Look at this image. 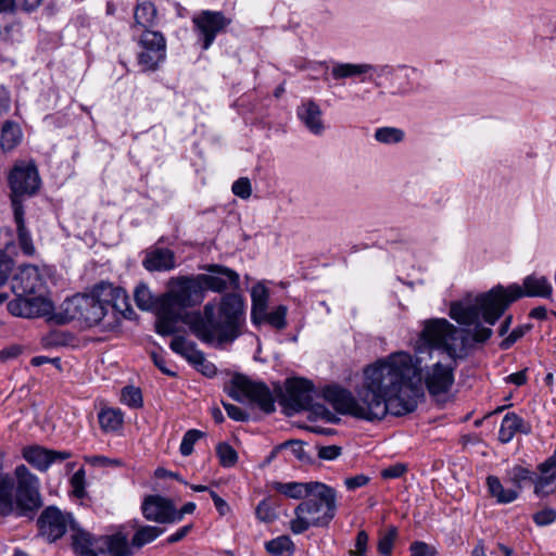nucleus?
<instances>
[{"label": "nucleus", "mask_w": 556, "mask_h": 556, "mask_svg": "<svg viewBox=\"0 0 556 556\" xmlns=\"http://www.w3.org/2000/svg\"><path fill=\"white\" fill-rule=\"evenodd\" d=\"M418 369L408 353H393L364 368L356 395L333 384L323 390V396L338 413L367 421L381 420L388 413L403 416L414 412L424 395L420 379L414 381Z\"/></svg>", "instance_id": "f257e3e1"}, {"label": "nucleus", "mask_w": 556, "mask_h": 556, "mask_svg": "<svg viewBox=\"0 0 556 556\" xmlns=\"http://www.w3.org/2000/svg\"><path fill=\"white\" fill-rule=\"evenodd\" d=\"M417 348L418 374L414 381L424 380L432 395L444 394L454 383L455 359L463 357L468 342V331L458 329L444 318L425 321Z\"/></svg>", "instance_id": "f03ea898"}, {"label": "nucleus", "mask_w": 556, "mask_h": 556, "mask_svg": "<svg viewBox=\"0 0 556 556\" xmlns=\"http://www.w3.org/2000/svg\"><path fill=\"white\" fill-rule=\"evenodd\" d=\"M525 290L519 285H510L504 288L497 285L485 293L451 305L450 316L454 320L472 324L478 319L479 311L483 313L484 321L494 325L504 314L510 303L523 295L548 298L553 292L552 285L543 276H528L523 280Z\"/></svg>", "instance_id": "7ed1b4c3"}, {"label": "nucleus", "mask_w": 556, "mask_h": 556, "mask_svg": "<svg viewBox=\"0 0 556 556\" xmlns=\"http://www.w3.org/2000/svg\"><path fill=\"white\" fill-rule=\"evenodd\" d=\"M244 320L242 298L236 293H228L222 298L217 309L208 302L202 312L188 315L185 323L200 341L220 348L232 343L241 336Z\"/></svg>", "instance_id": "20e7f679"}, {"label": "nucleus", "mask_w": 556, "mask_h": 556, "mask_svg": "<svg viewBox=\"0 0 556 556\" xmlns=\"http://www.w3.org/2000/svg\"><path fill=\"white\" fill-rule=\"evenodd\" d=\"M7 181L18 247L25 255L31 256L36 249L30 231L26 227L24 202L40 190L41 178L38 168L34 162L18 160L8 173Z\"/></svg>", "instance_id": "39448f33"}, {"label": "nucleus", "mask_w": 556, "mask_h": 556, "mask_svg": "<svg viewBox=\"0 0 556 556\" xmlns=\"http://www.w3.org/2000/svg\"><path fill=\"white\" fill-rule=\"evenodd\" d=\"M337 513V492L325 483L316 485V490L294 509L295 518L290 521V530L302 534L309 528L328 527Z\"/></svg>", "instance_id": "423d86ee"}, {"label": "nucleus", "mask_w": 556, "mask_h": 556, "mask_svg": "<svg viewBox=\"0 0 556 556\" xmlns=\"http://www.w3.org/2000/svg\"><path fill=\"white\" fill-rule=\"evenodd\" d=\"M125 299V292L119 288L112 286H102L92 295L77 294L63 303L66 320H79L87 327L99 325L109 309H118V305L113 300Z\"/></svg>", "instance_id": "0eeeda50"}, {"label": "nucleus", "mask_w": 556, "mask_h": 556, "mask_svg": "<svg viewBox=\"0 0 556 556\" xmlns=\"http://www.w3.org/2000/svg\"><path fill=\"white\" fill-rule=\"evenodd\" d=\"M226 391L237 402L249 400L267 414L275 410V402L268 387L262 382L252 381L243 375L233 376Z\"/></svg>", "instance_id": "6e6552de"}, {"label": "nucleus", "mask_w": 556, "mask_h": 556, "mask_svg": "<svg viewBox=\"0 0 556 556\" xmlns=\"http://www.w3.org/2000/svg\"><path fill=\"white\" fill-rule=\"evenodd\" d=\"M162 300L180 312L201 304L204 294L198 276L173 278Z\"/></svg>", "instance_id": "1a4fd4ad"}, {"label": "nucleus", "mask_w": 556, "mask_h": 556, "mask_svg": "<svg viewBox=\"0 0 556 556\" xmlns=\"http://www.w3.org/2000/svg\"><path fill=\"white\" fill-rule=\"evenodd\" d=\"M138 64L143 71H154L166 58V39L161 31L138 34Z\"/></svg>", "instance_id": "9d476101"}, {"label": "nucleus", "mask_w": 556, "mask_h": 556, "mask_svg": "<svg viewBox=\"0 0 556 556\" xmlns=\"http://www.w3.org/2000/svg\"><path fill=\"white\" fill-rule=\"evenodd\" d=\"M314 386L303 378L289 379L286 382L285 404L294 412L311 410L316 415L326 413V408L314 403Z\"/></svg>", "instance_id": "9b49d317"}, {"label": "nucleus", "mask_w": 556, "mask_h": 556, "mask_svg": "<svg viewBox=\"0 0 556 556\" xmlns=\"http://www.w3.org/2000/svg\"><path fill=\"white\" fill-rule=\"evenodd\" d=\"M194 27L202 40V48L207 50L214 42L217 34L224 31L231 23L220 11L205 10L192 18Z\"/></svg>", "instance_id": "f8f14e48"}, {"label": "nucleus", "mask_w": 556, "mask_h": 556, "mask_svg": "<svg viewBox=\"0 0 556 556\" xmlns=\"http://www.w3.org/2000/svg\"><path fill=\"white\" fill-rule=\"evenodd\" d=\"M205 270L210 274L197 275L204 295L206 290L223 292L239 287V275L226 266L212 264L207 265Z\"/></svg>", "instance_id": "ddd939ff"}, {"label": "nucleus", "mask_w": 556, "mask_h": 556, "mask_svg": "<svg viewBox=\"0 0 556 556\" xmlns=\"http://www.w3.org/2000/svg\"><path fill=\"white\" fill-rule=\"evenodd\" d=\"M73 522L72 515L64 514L54 506L47 507L37 521L40 534L49 542L62 538Z\"/></svg>", "instance_id": "4468645a"}, {"label": "nucleus", "mask_w": 556, "mask_h": 556, "mask_svg": "<svg viewBox=\"0 0 556 556\" xmlns=\"http://www.w3.org/2000/svg\"><path fill=\"white\" fill-rule=\"evenodd\" d=\"M45 288V276L35 265L20 266L11 281V290L15 295H41Z\"/></svg>", "instance_id": "2eb2a0df"}, {"label": "nucleus", "mask_w": 556, "mask_h": 556, "mask_svg": "<svg viewBox=\"0 0 556 556\" xmlns=\"http://www.w3.org/2000/svg\"><path fill=\"white\" fill-rule=\"evenodd\" d=\"M8 311L17 317L35 318L50 314L52 304L41 295L27 298L26 295H16V299L8 303Z\"/></svg>", "instance_id": "dca6fc26"}, {"label": "nucleus", "mask_w": 556, "mask_h": 556, "mask_svg": "<svg viewBox=\"0 0 556 556\" xmlns=\"http://www.w3.org/2000/svg\"><path fill=\"white\" fill-rule=\"evenodd\" d=\"M24 459L40 471H46L53 463H61L72 457L68 451L48 450L39 445L23 448Z\"/></svg>", "instance_id": "f3484780"}, {"label": "nucleus", "mask_w": 556, "mask_h": 556, "mask_svg": "<svg viewBox=\"0 0 556 556\" xmlns=\"http://www.w3.org/2000/svg\"><path fill=\"white\" fill-rule=\"evenodd\" d=\"M141 509L148 520L160 523L173 522L174 505L165 497L149 495L144 498Z\"/></svg>", "instance_id": "a211bd4d"}, {"label": "nucleus", "mask_w": 556, "mask_h": 556, "mask_svg": "<svg viewBox=\"0 0 556 556\" xmlns=\"http://www.w3.org/2000/svg\"><path fill=\"white\" fill-rule=\"evenodd\" d=\"M296 115L309 132L316 136L324 134L326 126L323 119V111L314 100L303 101L296 109Z\"/></svg>", "instance_id": "6ab92c4d"}, {"label": "nucleus", "mask_w": 556, "mask_h": 556, "mask_svg": "<svg viewBox=\"0 0 556 556\" xmlns=\"http://www.w3.org/2000/svg\"><path fill=\"white\" fill-rule=\"evenodd\" d=\"M135 24L132 29L135 33L153 30L157 26V9L152 0H139L134 12Z\"/></svg>", "instance_id": "aec40b11"}, {"label": "nucleus", "mask_w": 556, "mask_h": 556, "mask_svg": "<svg viewBox=\"0 0 556 556\" xmlns=\"http://www.w3.org/2000/svg\"><path fill=\"white\" fill-rule=\"evenodd\" d=\"M407 70L405 65L392 66L389 64L383 65H372L370 73L368 74V80L374 83L376 86H381V79L384 78L391 81L392 87L395 89L396 93H406L409 91V84H400L397 86L394 85V80L400 78V72Z\"/></svg>", "instance_id": "412c9836"}, {"label": "nucleus", "mask_w": 556, "mask_h": 556, "mask_svg": "<svg viewBox=\"0 0 556 556\" xmlns=\"http://www.w3.org/2000/svg\"><path fill=\"white\" fill-rule=\"evenodd\" d=\"M72 544L74 549L85 556H99V538L85 531L75 521L71 523Z\"/></svg>", "instance_id": "4be33fe9"}, {"label": "nucleus", "mask_w": 556, "mask_h": 556, "mask_svg": "<svg viewBox=\"0 0 556 556\" xmlns=\"http://www.w3.org/2000/svg\"><path fill=\"white\" fill-rule=\"evenodd\" d=\"M142 265L149 271H167L175 267V254L169 249L154 248L147 252Z\"/></svg>", "instance_id": "5701e85b"}, {"label": "nucleus", "mask_w": 556, "mask_h": 556, "mask_svg": "<svg viewBox=\"0 0 556 556\" xmlns=\"http://www.w3.org/2000/svg\"><path fill=\"white\" fill-rule=\"evenodd\" d=\"M530 431L531 426L521 417L515 413H507L501 424L498 440L502 443H508L513 440L516 433L520 432L528 434Z\"/></svg>", "instance_id": "b1692460"}, {"label": "nucleus", "mask_w": 556, "mask_h": 556, "mask_svg": "<svg viewBox=\"0 0 556 556\" xmlns=\"http://www.w3.org/2000/svg\"><path fill=\"white\" fill-rule=\"evenodd\" d=\"M181 319V312L162 300L156 320V332L169 336L176 332V325Z\"/></svg>", "instance_id": "393cba45"}, {"label": "nucleus", "mask_w": 556, "mask_h": 556, "mask_svg": "<svg viewBox=\"0 0 556 556\" xmlns=\"http://www.w3.org/2000/svg\"><path fill=\"white\" fill-rule=\"evenodd\" d=\"M99 556H129L130 549L125 535L117 533L99 538Z\"/></svg>", "instance_id": "a878e982"}, {"label": "nucleus", "mask_w": 556, "mask_h": 556, "mask_svg": "<svg viewBox=\"0 0 556 556\" xmlns=\"http://www.w3.org/2000/svg\"><path fill=\"white\" fill-rule=\"evenodd\" d=\"M321 482L311 481V482H277L275 484V490L290 498L301 500L307 498L312 495V493L316 490V485H319Z\"/></svg>", "instance_id": "bb28decb"}, {"label": "nucleus", "mask_w": 556, "mask_h": 556, "mask_svg": "<svg viewBox=\"0 0 556 556\" xmlns=\"http://www.w3.org/2000/svg\"><path fill=\"white\" fill-rule=\"evenodd\" d=\"M371 70V64L368 63H333L330 74L333 79L342 80L346 78H354L368 75Z\"/></svg>", "instance_id": "cd10ccee"}, {"label": "nucleus", "mask_w": 556, "mask_h": 556, "mask_svg": "<svg viewBox=\"0 0 556 556\" xmlns=\"http://www.w3.org/2000/svg\"><path fill=\"white\" fill-rule=\"evenodd\" d=\"M23 132L21 127L11 121H7L0 134V147L4 153L13 151L22 141Z\"/></svg>", "instance_id": "c85d7f7f"}, {"label": "nucleus", "mask_w": 556, "mask_h": 556, "mask_svg": "<svg viewBox=\"0 0 556 556\" xmlns=\"http://www.w3.org/2000/svg\"><path fill=\"white\" fill-rule=\"evenodd\" d=\"M98 421L102 431L116 432L123 427L124 414L118 408H103L98 414Z\"/></svg>", "instance_id": "c756f323"}, {"label": "nucleus", "mask_w": 556, "mask_h": 556, "mask_svg": "<svg viewBox=\"0 0 556 556\" xmlns=\"http://www.w3.org/2000/svg\"><path fill=\"white\" fill-rule=\"evenodd\" d=\"M486 484L490 494L501 504H508L518 497V491L515 489H505L500 479L494 476L486 478Z\"/></svg>", "instance_id": "7c9ffc66"}, {"label": "nucleus", "mask_w": 556, "mask_h": 556, "mask_svg": "<svg viewBox=\"0 0 556 556\" xmlns=\"http://www.w3.org/2000/svg\"><path fill=\"white\" fill-rule=\"evenodd\" d=\"M287 314L288 307L285 305H279L269 313L267 309L264 311L261 316H258L256 319H253L252 321L253 324L267 323L275 329L282 330L287 327Z\"/></svg>", "instance_id": "2f4dec72"}, {"label": "nucleus", "mask_w": 556, "mask_h": 556, "mask_svg": "<svg viewBox=\"0 0 556 556\" xmlns=\"http://www.w3.org/2000/svg\"><path fill=\"white\" fill-rule=\"evenodd\" d=\"M269 292L268 289L262 285H255L251 290V299H252V309H251V319H256L261 316L264 311L267 309Z\"/></svg>", "instance_id": "473e14b6"}, {"label": "nucleus", "mask_w": 556, "mask_h": 556, "mask_svg": "<svg viewBox=\"0 0 556 556\" xmlns=\"http://www.w3.org/2000/svg\"><path fill=\"white\" fill-rule=\"evenodd\" d=\"M170 349L185 357L189 363L202 358V352L195 349V344L187 341L184 337H175L169 344Z\"/></svg>", "instance_id": "72a5a7b5"}, {"label": "nucleus", "mask_w": 556, "mask_h": 556, "mask_svg": "<svg viewBox=\"0 0 556 556\" xmlns=\"http://www.w3.org/2000/svg\"><path fill=\"white\" fill-rule=\"evenodd\" d=\"M541 476L534 481V493L538 496H547L556 492V469L540 471Z\"/></svg>", "instance_id": "f704fd0d"}, {"label": "nucleus", "mask_w": 556, "mask_h": 556, "mask_svg": "<svg viewBox=\"0 0 556 556\" xmlns=\"http://www.w3.org/2000/svg\"><path fill=\"white\" fill-rule=\"evenodd\" d=\"M266 551L274 556H291L294 549L293 542L287 535H281L266 543Z\"/></svg>", "instance_id": "c9c22d12"}, {"label": "nucleus", "mask_w": 556, "mask_h": 556, "mask_svg": "<svg viewBox=\"0 0 556 556\" xmlns=\"http://www.w3.org/2000/svg\"><path fill=\"white\" fill-rule=\"evenodd\" d=\"M375 139L384 144H393L402 142L405 138V132L396 127H380L375 130Z\"/></svg>", "instance_id": "e433bc0d"}, {"label": "nucleus", "mask_w": 556, "mask_h": 556, "mask_svg": "<svg viewBox=\"0 0 556 556\" xmlns=\"http://www.w3.org/2000/svg\"><path fill=\"white\" fill-rule=\"evenodd\" d=\"M134 299L137 306L142 311L152 309L155 305L154 296L152 295L150 289L143 283H140L136 287L134 291Z\"/></svg>", "instance_id": "4c0bfd02"}, {"label": "nucleus", "mask_w": 556, "mask_h": 556, "mask_svg": "<svg viewBox=\"0 0 556 556\" xmlns=\"http://www.w3.org/2000/svg\"><path fill=\"white\" fill-rule=\"evenodd\" d=\"M163 531L156 527L146 526L136 531L132 536V545L141 547L155 540Z\"/></svg>", "instance_id": "58836bf2"}, {"label": "nucleus", "mask_w": 556, "mask_h": 556, "mask_svg": "<svg viewBox=\"0 0 556 556\" xmlns=\"http://www.w3.org/2000/svg\"><path fill=\"white\" fill-rule=\"evenodd\" d=\"M276 506V503L271 498H264L256 506V518L262 522H273L277 519Z\"/></svg>", "instance_id": "ea45409f"}, {"label": "nucleus", "mask_w": 556, "mask_h": 556, "mask_svg": "<svg viewBox=\"0 0 556 556\" xmlns=\"http://www.w3.org/2000/svg\"><path fill=\"white\" fill-rule=\"evenodd\" d=\"M216 453L220 465L224 467H231L238 460L237 452L228 443H219L216 447Z\"/></svg>", "instance_id": "a19ab883"}, {"label": "nucleus", "mask_w": 556, "mask_h": 556, "mask_svg": "<svg viewBox=\"0 0 556 556\" xmlns=\"http://www.w3.org/2000/svg\"><path fill=\"white\" fill-rule=\"evenodd\" d=\"M203 435H204V433L200 430H197V429L188 430L184 434L181 443H180L179 451H180L181 455H184V456L191 455L193 452L194 443L198 440H200Z\"/></svg>", "instance_id": "79ce46f5"}, {"label": "nucleus", "mask_w": 556, "mask_h": 556, "mask_svg": "<svg viewBox=\"0 0 556 556\" xmlns=\"http://www.w3.org/2000/svg\"><path fill=\"white\" fill-rule=\"evenodd\" d=\"M509 480L515 485V490L519 492V490L526 482L533 481V477L532 472L529 469L523 468L521 466H516L509 472Z\"/></svg>", "instance_id": "37998d69"}, {"label": "nucleus", "mask_w": 556, "mask_h": 556, "mask_svg": "<svg viewBox=\"0 0 556 556\" xmlns=\"http://www.w3.org/2000/svg\"><path fill=\"white\" fill-rule=\"evenodd\" d=\"M122 402L132 408L141 407L142 394L140 389L135 387H125L122 391Z\"/></svg>", "instance_id": "c03bdc74"}, {"label": "nucleus", "mask_w": 556, "mask_h": 556, "mask_svg": "<svg viewBox=\"0 0 556 556\" xmlns=\"http://www.w3.org/2000/svg\"><path fill=\"white\" fill-rule=\"evenodd\" d=\"M14 261L4 251L0 250V287L4 286L12 275Z\"/></svg>", "instance_id": "a18cd8bd"}, {"label": "nucleus", "mask_w": 556, "mask_h": 556, "mask_svg": "<svg viewBox=\"0 0 556 556\" xmlns=\"http://www.w3.org/2000/svg\"><path fill=\"white\" fill-rule=\"evenodd\" d=\"M480 316H483V313H482L481 309L479 311L478 318H480ZM482 318L484 319V317H482ZM456 321L458 324H460V325L471 326V324H465V323H460L458 320H456ZM472 325L476 326V330H475V332L472 334V339L476 342L483 343V342H485L492 336V329L491 328H486V327H481L479 325V319H477L475 323H472Z\"/></svg>", "instance_id": "49530a36"}, {"label": "nucleus", "mask_w": 556, "mask_h": 556, "mask_svg": "<svg viewBox=\"0 0 556 556\" xmlns=\"http://www.w3.org/2000/svg\"><path fill=\"white\" fill-rule=\"evenodd\" d=\"M231 190L237 197L249 199L252 193L250 179L247 177L239 178L232 184Z\"/></svg>", "instance_id": "de8ad7c7"}, {"label": "nucleus", "mask_w": 556, "mask_h": 556, "mask_svg": "<svg viewBox=\"0 0 556 556\" xmlns=\"http://www.w3.org/2000/svg\"><path fill=\"white\" fill-rule=\"evenodd\" d=\"M71 485L73 488V494L81 498L85 495V470L80 468L71 478Z\"/></svg>", "instance_id": "09e8293b"}, {"label": "nucleus", "mask_w": 556, "mask_h": 556, "mask_svg": "<svg viewBox=\"0 0 556 556\" xmlns=\"http://www.w3.org/2000/svg\"><path fill=\"white\" fill-rule=\"evenodd\" d=\"M556 520V510L553 508H544L533 515V521L539 527H545Z\"/></svg>", "instance_id": "8fccbe9b"}, {"label": "nucleus", "mask_w": 556, "mask_h": 556, "mask_svg": "<svg viewBox=\"0 0 556 556\" xmlns=\"http://www.w3.org/2000/svg\"><path fill=\"white\" fill-rule=\"evenodd\" d=\"M396 536L395 529H391L378 542V551L384 556H390L393 547V543Z\"/></svg>", "instance_id": "3c124183"}, {"label": "nucleus", "mask_w": 556, "mask_h": 556, "mask_svg": "<svg viewBox=\"0 0 556 556\" xmlns=\"http://www.w3.org/2000/svg\"><path fill=\"white\" fill-rule=\"evenodd\" d=\"M530 329V326H519L515 328L502 342L501 349L508 350L515 342L521 339L526 332Z\"/></svg>", "instance_id": "603ef678"}, {"label": "nucleus", "mask_w": 556, "mask_h": 556, "mask_svg": "<svg viewBox=\"0 0 556 556\" xmlns=\"http://www.w3.org/2000/svg\"><path fill=\"white\" fill-rule=\"evenodd\" d=\"M410 556H435L437 549L434 546L429 545L421 541L414 542L410 547Z\"/></svg>", "instance_id": "864d4df0"}, {"label": "nucleus", "mask_w": 556, "mask_h": 556, "mask_svg": "<svg viewBox=\"0 0 556 556\" xmlns=\"http://www.w3.org/2000/svg\"><path fill=\"white\" fill-rule=\"evenodd\" d=\"M190 363L193 364L195 366V368L206 377H213L216 375L217 369H216L215 365L205 358L203 352H202V358H199L197 361H191Z\"/></svg>", "instance_id": "5fc2aeb1"}, {"label": "nucleus", "mask_w": 556, "mask_h": 556, "mask_svg": "<svg viewBox=\"0 0 556 556\" xmlns=\"http://www.w3.org/2000/svg\"><path fill=\"white\" fill-rule=\"evenodd\" d=\"M407 471V467L404 464L397 463L392 466L384 468L381 471L383 479H396L402 477Z\"/></svg>", "instance_id": "6e6d98bb"}, {"label": "nucleus", "mask_w": 556, "mask_h": 556, "mask_svg": "<svg viewBox=\"0 0 556 556\" xmlns=\"http://www.w3.org/2000/svg\"><path fill=\"white\" fill-rule=\"evenodd\" d=\"M223 406L227 415L236 421H245L249 418V415L245 412L233 404L223 402Z\"/></svg>", "instance_id": "4d7b16f0"}, {"label": "nucleus", "mask_w": 556, "mask_h": 556, "mask_svg": "<svg viewBox=\"0 0 556 556\" xmlns=\"http://www.w3.org/2000/svg\"><path fill=\"white\" fill-rule=\"evenodd\" d=\"M369 482V477L366 475H357L354 477H349L344 480V484L348 490L353 491L357 488H362Z\"/></svg>", "instance_id": "13d9d810"}, {"label": "nucleus", "mask_w": 556, "mask_h": 556, "mask_svg": "<svg viewBox=\"0 0 556 556\" xmlns=\"http://www.w3.org/2000/svg\"><path fill=\"white\" fill-rule=\"evenodd\" d=\"M341 454V447L337 445L323 446L318 451V456L321 459L333 460Z\"/></svg>", "instance_id": "bf43d9fd"}, {"label": "nucleus", "mask_w": 556, "mask_h": 556, "mask_svg": "<svg viewBox=\"0 0 556 556\" xmlns=\"http://www.w3.org/2000/svg\"><path fill=\"white\" fill-rule=\"evenodd\" d=\"M151 357H152V361L154 363V365L165 375L167 376H170V377H175L176 376V372L170 370L167 366H166V359L164 358L163 355L159 354V353H155L153 352L151 354Z\"/></svg>", "instance_id": "052dcab7"}, {"label": "nucleus", "mask_w": 556, "mask_h": 556, "mask_svg": "<svg viewBox=\"0 0 556 556\" xmlns=\"http://www.w3.org/2000/svg\"><path fill=\"white\" fill-rule=\"evenodd\" d=\"M22 353V349L18 345H12L0 351V361L5 362L17 357Z\"/></svg>", "instance_id": "680f3d73"}, {"label": "nucleus", "mask_w": 556, "mask_h": 556, "mask_svg": "<svg viewBox=\"0 0 556 556\" xmlns=\"http://www.w3.org/2000/svg\"><path fill=\"white\" fill-rule=\"evenodd\" d=\"M195 509V504L192 502L186 503L180 510L174 508L173 522L180 521L186 514H192Z\"/></svg>", "instance_id": "e2e57ef3"}, {"label": "nucleus", "mask_w": 556, "mask_h": 556, "mask_svg": "<svg viewBox=\"0 0 556 556\" xmlns=\"http://www.w3.org/2000/svg\"><path fill=\"white\" fill-rule=\"evenodd\" d=\"M368 543V534L365 531H359L356 535L355 547L353 553H365Z\"/></svg>", "instance_id": "0e129e2a"}, {"label": "nucleus", "mask_w": 556, "mask_h": 556, "mask_svg": "<svg viewBox=\"0 0 556 556\" xmlns=\"http://www.w3.org/2000/svg\"><path fill=\"white\" fill-rule=\"evenodd\" d=\"M192 526L187 525L178 529L175 533L167 538V543L173 544L182 540L191 530Z\"/></svg>", "instance_id": "69168bd1"}, {"label": "nucleus", "mask_w": 556, "mask_h": 556, "mask_svg": "<svg viewBox=\"0 0 556 556\" xmlns=\"http://www.w3.org/2000/svg\"><path fill=\"white\" fill-rule=\"evenodd\" d=\"M526 371H527V369H523V370L517 371L515 374H511L506 378V380L508 382H511V383L518 386V387L523 386L527 382Z\"/></svg>", "instance_id": "338daca9"}, {"label": "nucleus", "mask_w": 556, "mask_h": 556, "mask_svg": "<svg viewBox=\"0 0 556 556\" xmlns=\"http://www.w3.org/2000/svg\"><path fill=\"white\" fill-rule=\"evenodd\" d=\"M211 497L214 502V505L216 509L219 511L220 515H225L226 511L229 509L227 503L218 496L214 491H210Z\"/></svg>", "instance_id": "774afa93"}]
</instances>
